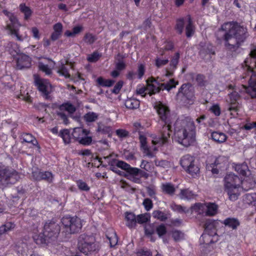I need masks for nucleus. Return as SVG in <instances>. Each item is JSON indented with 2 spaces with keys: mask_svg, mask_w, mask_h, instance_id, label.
Segmentation results:
<instances>
[{
  "mask_svg": "<svg viewBox=\"0 0 256 256\" xmlns=\"http://www.w3.org/2000/svg\"><path fill=\"white\" fill-rule=\"evenodd\" d=\"M126 224L130 228H134L136 224V218L132 212H126L125 214Z\"/></svg>",
  "mask_w": 256,
  "mask_h": 256,
  "instance_id": "c85d7f7f",
  "label": "nucleus"
},
{
  "mask_svg": "<svg viewBox=\"0 0 256 256\" xmlns=\"http://www.w3.org/2000/svg\"><path fill=\"white\" fill-rule=\"evenodd\" d=\"M125 105L130 109L137 108L140 106V102L136 99L129 98L126 101Z\"/></svg>",
  "mask_w": 256,
  "mask_h": 256,
  "instance_id": "f704fd0d",
  "label": "nucleus"
},
{
  "mask_svg": "<svg viewBox=\"0 0 256 256\" xmlns=\"http://www.w3.org/2000/svg\"><path fill=\"white\" fill-rule=\"evenodd\" d=\"M244 202L252 206H256V193H248L243 196Z\"/></svg>",
  "mask_w": 256,
  "mask_h": 256,
  "instance_id": "cd10ccee",
  "label": "nucleus"
},
{
  "mask_svg": "<svg viewBox=\"0 0 256 256\" xmlns=\"http://www.w3.org/2000/svg\"><path fill=\"white\" fill-rule=\"evenodd\" d=\"M100 55L97 52H94L91 54H89L87 57V60L90 62H96L100 58Z\"/></svg>",
  "mask_w": 256,
  "mask_h": 256,
  "instance_id": "5fc2aeb1",
  "label": "nucleus"
},
{
  "mask_svg": "<svg viewBox=\"0 0 256 256\" xmlns=\"http://www.w3.org/2000/svg\"><path fill=\"white\" fill-rule=\"evenodd\" d=\"M116 68L118 70H122L126 68V64L122 60H118L116 64Z\"/></svg>",
  "mask_w": 256,
  "mask_h": 256,
  "instance_id": "e2e57ef3",
  "label": "nucleus"
},
{
  "mask_svg": "<svg viewBox=\"0 0 256 256\" xmlns=\"http://www.w3.org/2000/svg\"><path fill=\"white\" fill-rule=\"evenodd\" d=\"M152 216L160 220L164 221L167 218L166 215L163 212L160 210H154L152 212Z\"/></svg>",
  "mask_w": 256,
  "mask_h": 256,
  "instance_id": "49530a36",
  "label": "nucleus"
},
{
  "mask_svg": "<svg viewBox=\"0 0 256 256\" xmlns=\"http://www.w3.org/2000/svg\"><path fill=\"white\" fill-rule=\"evenodd\" d=\"M2 12L7 16L10 22V23L7 24L6 28L11 35L15 36L16 40L19 41L29 38L26 28L23 29V32L19 31L18 28L20 26V24L12 14L6 10H2Z\"/></svg>",
  "mask_w": 256,
  "mask_h": 256,
  "instance_id": "423d86ee",
  "label": "nucleus"
},
{
  "mask_svg": "<svg viewBox=\"0 0 256 256\" xmlns=\"http://www.w3.org/2000/svg\"><path fill=\"white\" fill-rule=\"evenodd\" d=\"M116 166L124 170L127 171L130 175L132 174V172H131V169L134 168L131 167L130 165L128 164L127 163L122 162V161H118L116 163Z\"/></svg>",
  "mask_w": 256,
  "mask_h": 256,
  "instance_id": "c03bdc74",
  "label": "nucleus"
},
{
  "mask_svg": "<svg viewBox=\"0 0 256 256\" xmlns=\"http://www.w3.org/2000/svg\"><path fill=\"white\" fill-rule=\"evenodd\" d=\"M34 83L38 90L46 96L52 91V86L48 81L40 78L38 76L34 75Z\"/></svg>",
  "mask_w": 256,
  "mask_h": 256,
  "instance_id": "6ab92c4d",
  "label": "nucleus"
},
{
  "mask_svg": "<svg viewBox=\"0 0 256 256\" xmlns=\"http://www.w3.org/2000/svg\"><path fill=\"white\" fill-rule=\"evenodd\" d=\"M82 30L83 27L82 26L78 25L74 26L72 31H66L64 35L68 37H74L76 34H80Z\"/></svg>",
  "mask_w": 256,
  "mask_h": 256,
  "instance_id": "72a5a7b5",
  "label": "nucleus"
},
{
  "mask_svg": "<svg viewBox=\"0 0 256 256\" xmlns=\"http://www.w3.org/2000/svg\"><path fill=\"white\" fill-rule=\"evenodd\" d=\"M96 40V38L94 36L90 34H87L84 36V40L88 44H92Z\"/></svg>",
  "mask_w": 256,
  "mask_h": 256,
  "instance_id": "bf43d9fd",
  "label": "nucleus"
},
{
  "mask_svg": "<svg viewBox=\"0 0 256 256\" xmlns=\"http://www.w3.org/2000/svg\"><path fill=\"white\" fill-rule=\"evenodd\" d=\"M136 93L142 96H144L146 94H148L146 87L143 86H138L136 88Z\"/></svg>",
  "mask_w": 256,
  "mask_h": 256,
  "instance_id": "052dcab7",
  "label": "nucleus"
},
{
  "mask_svg": "<svg viewBox=\"0 0 256 256\" xmlns=\"http://www.w3.org/2000/svg\"><path fill=\"white\" fill-rule=\"evenodd\" d=\"M21 178V175L12 168L0 165V182L2 184H14Z\"/></svg>",
  "mask_w": 256,
  "mask_h": 256,
  "instance_id": "6e6552de",
  "label": "nucleus"
},
{
  "mask_svg": "<svg viewBox=\"0 0 256 256\" xmlns=\"http://www.w3.org/2000/svg\"><path fill=\"white\" fill-rule=\"evenodd\" d=\"M15 224L12 222H6L0 226V240L2 235L13 230Z\"/></svg>",
  "mask_w": 256,
  "mask_h": 256,
  "instance_id": "7c9ffc66",
  "label": "nucleus"
},
{
  "mask_svg": "<svg viewBox=\"0 0 256 256\" xmlns=\"http://www.w3.org/2000/svg\"><path fill=\"white\" fill-rule=\"evenodd\" d=\"M156 231L158 236L162 237L166 234V229L164 225L160 224L156 228Z\"/></svg>",
  "mask_w": 256,
  "mask_h": 256,
  "instance_id": "4d7b16f0",
  "label": "nucleus"
},
{
  "mask_svg": "<svg viewBox=\"0 0 256 256\" xmlns=\"http://www.w3.org/2000/svg\"><path fill=\"white\" fill-rule=\"evenodd\" d=\"M76 110L74 106L69 102L64 103L56 108L55 112L59 118L62 119L66 124L67 116L66 112L72 114Z\"/></svg>",
  "mask_w": 256,
  "mask_h": 256,
  "instance_id": "2eb2a0df",
  "label": "nucleus"
},
{
  "mask_svg": "<svg viewBox=\"0 0 256 256\" xmlns=\"http://www.w3.org/2000/svg\"><path fill=\"white\" fill-rule=\"evenodd\" d=\"M31 65L30 58L24 54H18L16 58V66L18 68L22 69L29 68Z\"/></svg>",
  "mask_w": 256,
  "mask_h": 256,
  "instance_id": "5701e85b",
  "label": "nucleus"
},
{
  "mask_svg": "<svg viewBox=\"0 0 256 256\" xmlns=\"http://www.w3.org/2000/svg\"><path fill=\"white\" fill-rule=\"evenodd\" d=\"M242 68L248 73L252 74L249 80V86L246 88L242 85L244 92H246L252 98H256V70L252 68L248 69L246 66L242 65Z\"/></svg>",
  "mask_w": 256,
  "mask_h": 256,
  "instance_id": "4468645a",
  "label": "nucleus"
},
{
  "mask_svg": "<svg viewBox=\"0 0 256 256\" xmlns=\"http://www.w3.org/2000/svg\"><path fill=\"white\" fill-rule=\"evenodd\" d=\"M145 72L144 66L142 64H138L136 74V78L140 79L144 76Z\"/></svg>",
  "mask_w": 256,
  "mask_h": 256,
  "instance_id": "864d4df0",
  "label": "nucleus"
},
{
  "mask_svg": "<svg viewBox=\"0 0 256 256\" xmlns=\"http://www.w3.org/2000/svg\"><path fill=\"white\" fill-rule=\"evenodd\" d=\"M20 8L21 12L24 14L25 20H28L31 16L32 10L28 6H26L25 4H20Z\"/></svg>",
  "mask_w": 256,
  "mask_h": 256,
  "instance_id": "c9c22d12",
  "label": "nucleus"
},
{
  "mask_svg": "<svg viewBox=\"0 0 256 256\" xmlns=\"http://www.w3.org/2000/svg\"><path fill=\"white\" fill-rule=\"evenodd\" d=\"M192 209L198 214H205L208 216H213L218 212V206L214 203L208 202L204 204H196Z\"/></svg>",
  "mask_w": 256,
  "mask_h": 256,
  "instance_id": "9b49d317",
  "label": "nucleus"
},
{
  "mask_svg": "<svg viewBox=\"0 0 256 256\" xmlns=\"http://www.w3.org/2000/svg\"><path fill=\"white\" fill-rule=\"evenodd\" d=\"M106 236L109 240L111 248H113L117 244L118 238L116 232L113 230H112L111 232L107 234Z\"/></svg>",
  "mask_w": 256,
  "mask_h": 256,
  "instance_id": "473e14b6",
  "label": "nucleus"
},
{
  "mask_svg": "<svg viewBox=\"0 0 256 256\" xmlns=\"http://www.w3.org/2000/svg\"><path fill=\"white\" fill-rule=\"evenodd\" d=\"M132 176H134L132 180L136 183H138L140 182V180L137 177H144L147 178L148 176V174L144 171L142 170H141L134 168L132 169H131Z\"/></svg>",
  "mask_w": 256,
  "mask_h": 256,
  "instance_id": "a878e982",
  "label": "nucleus"
},
{
  "mask_svg": "<svg viewBox=\"0 0 256 256\" xmlns=\"http://www.w3.org/2000/svg\"><path fill=\"white\" fill-rule=\"evenodd\" d=\"M30 32L34 38L37 40H39L40 39V34L38 29L36 27H32L30 28Z\"/></svg>",
  "mask_w": 256,
  "mask_h": 256,
  "instance_id": "6e6d98bb",
  "label": "nucleus"
},
{
  "mask_svg": "<svg viewBox=\"0 0 256 256\" xmlns=\"http://www.w3.org/2000/svg\"><path fill=\"white\" fill-rule=\"evenodd\" d=\"M195 126L190 118L178 119L175 124L174 136L180 144L188 146L195 140Z\"/></svg>",
  "mask_w": 256,
  "mask_h": 256,
  "instance_id": "20e7f679",
  "label": "nucleus"
},
{
  "mask_svg": "<svg viewBox=\"0 0 256 256\" xmlns=\"http://www.w3.org/2000/svg\"><path fill=\"white\" fill-rule=\"evenodd\" d=\"M220 32L222 33L226 46L230 50L238 46L248 36L247 29L234 22L224 23Z\"/></svg>",
  "mask_w": 256,
  "mask_h": 256,
  "instance_id": "f03ea898",
  "label": "nucleus"
},
{
  "mask_svg": "<svg viewBox=\"0 0 256 256\" xmlns=\"http://www.w3.org/2000/svg\"><path fill=\"white\" fill-rule=\"evenodd\" d=\"M150 219V215L148 214L138 215L136 217V223L143 224L148 222Z\"/></svg>",
  "mask_w": 256,
  "mask_h": 256,
  "instance_id": "a18cd8bd",
  "label": "nucleus"
},
{
  "mask_svg": "<svg viewBox=\"0 0 256 256\" xmlns=\"http://www.w3.org/2000/svg\"><path fill=\"white\" fill-rule=\"evenodd\" d=\"M68 64V61L61 60L60 61L58 66L57 72L60 75L64 76L66 78H69L70 77L68 70L66 66Z\"/></svg>",
  "mask_w": 256,
  "mask_h": 256,
  "instance_id": "393cba45",
  "label": "nucleus"
},
{
  "mask_svg": "<svg viewBox=\"0 0 256 256\" xmlns=\"http://www.w3.org/2000/svg\"><path fill=\"white\" fill-rule=\"evenodd\" d=\"M211 137L213 140L218 143H223L227 139L226 136L223 132H214L211 134Z\"/></svg>",
  "mask_w": 256,
  "mask_h": 256,
  "instance_id": "c756f323",
  "label": "nucleus"
},
{
  "mask_svg": "<svg viewBox=\"0 0 256 256\" xmlns=\"http://www.w3.org/2000/svg\"><path fill=\"white\" fill-rule=\"evenodd\" d=\"M234 169L240 174L246 176L244 179L247 180L248 184L252 180L255 182L253 176H251L250 172L248 170V166L246 164H236Z\"/></svg>",
  "mask_w": 256,
  "mask_h": 256,
  "instance_id": "412c9836",
  "label": "nucleus"
},
{
  "mask_svg": "<svg viewBox=\"0 0 256 256\" xmlns=\"http://www.w3.org/2000/svg\"><path fill=\"white\" fill-rule=\"evenodd\" d=\"M184 22L183 19H180L177 20L176 28L180 33L183 30Z\"/></svg>",
  "mask_w": 256,
  "mask_h": 256,
  "instance_id": "69168bd1",
  "label": "nucleus"
},
{
  "mask_svg": "<svg viewBox=\"0 0 256 256\" xmlns=\"http://www.w3.org/2000/svg\"><path fill=\"white\" fill-rule=\"evenodd\" d=\"M228 96L229 100H228L227 102L229 104L230 106L228 110L230 112L232 118H234L238 115V104L237 102V101L240 96L238 92L236 91V90H234Z\"/></svg>",
  "mask_w": 256,
  "mask_h": 256,
  "instance_id": "f3484780",
  "label": "nucleus"
},
{
  "mask_svg": "<svg viewBox=\"0 0 256 256\" xmlns=\"http://www.w3.org/2000/svg\"><path fill=\"white\" fill-rule=\"evenodd\" d=\"M60 136L63 140L64 142L66 144H69L70 142V132L68 130H63L60 131L59 134Z\"/></svg>",
  "mask_w": 256,
  "mask_h": 256,
  "instance_id": "ea45409f",
  "label": "nucleus"
},
{
  "mask_svg": "<svg viewBox=\"0 0 256 256\" xmlns=\"http://www.w3.org/2000/svg\"><path fill=\"white\" fill-rule=\"evenodd\" d=\"M84 119L88 122H92L98 118V114L93 112H90L84 116Z\"/></svg>",
  "mask_w": 256,
  "mask_h": 256,
  "instance_id": "8fccbe9b",
  "label": "nucleus"
},
{
  "mask_svg": "<svg viewBox=\"0 0 256 256\" xmlns=\"http://www.w3.org/2000/svg\"><path fill=\"white\" fill-rule=\"evenodd\" d=\"M62 222L68 232L74 234L78 232L81 230L83 221L76 216H66L62 218Z\"/></svg>",
  "mask_w": 256,
  "mask_h": 256,
  "instance_id": "9d476101",
  "label": "nucleus"
},
{
  "mask_svg": "<svg viewBox=\"0 0 256 256\" xmlns=\"http://www.w3.org/2000/svg\"><path fill=\"white\" fill-rule=\"evenodd\" d=\"M58 254L59 256H78L69 249L63 247L60 248V250L58 252Z\"/></svg>",
  "mask_w": 256,
  "mask_h": 256,
  "instance_id": "79ce46f5",
  "label": "nucleus"
},
{
  "mask_svg": "<svg viewBox=\"0 0 256 256\" xmlns=\"http://www.w3.org/2000/svg\"><path fill=\"white\" fill-rule=\"evenodd\" d=\"M89 134V130L82 128H76L73 130L72 136L80 144L88 146L92 142V138Z\"/></svg>",
  "mask_w": 256,
  "mask_h": 256,
  "instance_id": "ddd939ff",
  "label": "nucleus"
},
{
  "mask_svg": "<svg viewBox=\"0 0 256 256\" xmlns=\"http://www.w3.org/2000/svg\"><path fill=\"white\" fill-rule=\"evenodd\" d=\"M146 83L147 92L150 95L158 92L160 89H165L169 91L178 84V82H176L174 79H170L168 82L162 84L160 85L156 80L153 78L148 80Z\"/></svg>",
  "mask_w": 256,
  "mask_h": 256,
  "instance_id": "1a4fd4ad",
  "label": "nucleus"
},
{
  "mask_svg": "<svg viewBox=\"0 0 256 256\" xmlns=\"http://www.w3.org/2000/svg\"><path fill=\"white\" fill-rule=\"evenodd\" d=\"M168 59H161L160 58H156V64L158 67L162 66L166 64L168 62Z\"/></svg>",
  "mask_w": 256,
  "mask_h": 256,
  "instance_id": "338daca9",
  "label": "nucleus"
},
{
  "mask_svg": "<svg viewBox=\"0 0 256 256\" xmlns=\"http://www.w3.org/2000/svg\"><path fill=\"white\" fill-rule=\"evenodd\" d=\"M38 179L44 180L48 182H52L53 180V176L50 172H45L40 174L39 176L36 177Z\"/></svg>",
  "mask_w": 256,
  "mask_h": 256,
  "instance_id": "a19ab883",
  "label": "nucleus"
},
{
  "mask_svg": "<svg viewBox=\"0 0 256 256\" xmlns=\"http://www.w3.org/2000/svg\"><path fill=\"white\" fill-rule=\"evenodd\" d=\"M138 256H152V254L148 250L140 249L137 252Z\"/></svg>",
  "mask_w": 256,
  "mask_h": 256,
  "instance_id": "774afa93",
  "label": "nucleus"
},
{
  "mask_svg": "<svg viewBox=\"0 0 256 256\" xmlns=\"http://www.w3.org/2000/svg\"><path fill=\"white\" fill-rule=\"evenodd\" d=\"M22 138L25 142L32 143L34 146H36L38 144L36 140L30 134H23Z\"/></svg>",
  "mask_w": 256,
  "mask_h": 256,
  "instance_id": "58836bf2",
  "label": "nucleus"
},
{
  "mask_svg": "<svg viewBox=\"0 0 256 256\" xmlns=\"http://www.w3.org/2000/svg\"><path fill=\"white\" fill-rule=\"evenodd\" d=\"M172 236L175 241H179L184 238V234L177 230H173L172 232Z\"/></svg>",
  "mask_w": 256,
  "mask_h": 256,
  "instance_id": "de8ad7c7",
  "label": "nucleus"
},
{
  "mask_svg": "<svg viewBox=\"0 0 256 256\" xmlns=\"http://www.w3.org/2000/svg\"><path fill=\"white\" fill-rule=\"evenodd\" d=\"M218 240V236L216 234L214 230V232L212 234H210L208 227L206 226L204 233L200 237V241L201 244H208L217 241Z\"/></svg>",
  "mask_w": 256,
  "mask_h": 256,
  "instance_id": "aec40b11",
  "label": "nucleus"
},
{
  "mask_svg": "<svg viewBox=\"0 0 256 256\" xmlns=\"http://www.w3.org/2000/svg\"><path fill=\"white\" fill-rule=\"evenodd\" d=\"M187 20L188 22V24L186 27V34L188 37H190L192 36V35L194 34V29L192 24L190 18H187Z\"/></svg>",
  "mask_w": 256,
  "mask_h": 256,
  "instance_id": "09e8293b",
  "label": "nucleus"
},
{
  "mask_svg": "<svg viewBox=\"0 0 256 256\" xmlns=\"http://www.w3.org/2000/svg\"><path fill=\"white\" fill-rule=\"evenodd\" d=\"M180 196L182 199L190 200L194 198V194L188 189L182 190Z\"/></svg>",
  "mask_w": 256,
  "mask_h": 256,
  "instance_id": "4c0bfd02",
  "label": "nucleus"
},
{
  "mask_svg": "<svg viewBox=\"0 0 256 256\" xmlns=\"http://www.w3.org/2000/svg\"><path fill=\"white\" fill-rule=\"evenodd\" d=\"M140 166L142 168L144 169L147 172H150L152 170L150 164L148 162L144 160H142Z\"/></svg>",
  "mask_w": 256,
  "mask_h": 256,
  "instance_id": "0e129e2a",
  "label": "nucleus"
},
{
  "mask_svg": "<svg viewBox=\"0 0 256 256\" xmlns=\"http://www.w3.org/2000/svg\"><path fill=\"white\" fill-rule=\"evenodd\" d=\"M224 224L233 229L236 228L240 224L238 220L234 218H228L224 221Z\"/></svg>",
  "mask_w": 256,
  "mask_h": 256,
  "instance_id": "e433bc0d",
  "label": "nucleus"
},
{
  "mask_svg": "<svg viewBox=\"0 0 256 256\" xmlns=\"http://www.w3.org/2000/svg\"><path fill=\"white\" fill-rule=\"evenodd\" d=\"M78 248L82 252L88 255L98 252L100 245L94 236H82L80 238Z\"/></svg>",
  "mask_w": 256,
  "mask_h": 256,
  "instance_id": "0eeeda50",
  "label": "nucleus"
},
{
  "mask_svg": "<svg viewBox=\"0 0 256 256\" xmlns=\"http://www.w3.org/2000/svg\"><path fill=\"white\" fill-rule=\"evenodd\" d=\"M156 108L163 125L161 137L150 134H140L139 139L141 148L144 154L147 156L152 157L158 148L167 144L170 138L171 118L168 108L161 102H156Z\"/></svg>",
  "mask_w": 256,
  "mask_h": 256,
  "instance_id": "f257e3e1",
  "label": "nucleus"
},
{
  "mask_svg": "<svg viewBox=\"0 0 256 256\" xmlns=\"http://www.w3.org/2000/svg\"><path fill=\"white\" fill-rule=\"evenodd\" d=\"M142 204L146 210L148 211L152 208L153 204L152 201L149 198L144 200Z\"/></svg>",
  "mask_w": 256,
  "mask_h": 256,
  "instance_id": "13d9d810",
  "label": "nucleus"
},
{
  "mask_svg": "<svg viewBox=\"0 0 256 256\" xmlns=\"http://www.w3.org/2000/svg\"><path fill=\"white\" fill-rule=\"evenodd\" d=\"M62 25L60 22H58L54 26V32L50 36L52 40H56L60 36L62 33Z\"/></svg>",
  "mask_w": 256,
  "mask_h": 256,
  "instance_id": "bb28decb",
  "label": "nucleus"
},
{
  "mask_svg": "<svg viewBox=\"0 0 256 256\" xmlns=\"http://www.w3.org/2000/svg\"><path fill=\"white\" fill-rule=\"evenodd\" d=\"M255 184L252 180L248 184L247 180H241L234 174L230 173L224 178V190L228 194L230 200L235 201L238 200L242 190H247L250 189L254 186Z\"/></svg>",
  "mask_w": 256,
  "mask_h": 256,
  "instance_id": "7ed1b4c3",
  "label": "nucleus"
},
{
  "mask_svg": "<svg viewBox=\"0 0 256 256\" xmlns=\"http://www.w3.org/2000/svg\"><path fill=\"white\" fill-rule=\"evenodd\" d=\"M98 84L103 86H110L114 83V81L110 80H105L102 77L98 78L96 80Z\"/></svg>",
  "mask_w": 256,
  "mask_h": 256,
  "instance_id": "37998d69",
  "label": "nucleus"
},
{
  "mask_svg": "<svg viewBox=\"0 0 256 256\" xmlns=\"http://www.w3.org/2000/svg\"><path fill=\"white\" fill-rule=\"evenodd\" d=\"M180 55L178 53H176L170 62V67L172 68H175L178 64Z\"/></svg>",
  "mask_w": 256,
  "mask_h": 256,
  "instance_id": "680f3d73",
  "label": "nucleus"
},
{
  "mask_svg": "<svg viewBox=\"0 0 256 256\" xmlns=\"http://www.w3.org/2000/svg\"><path fill=\"white\" fill-rule=\"evenodd\" d=\"M76 184L78 188L81 190L88 191L90 190V187L88 185L82 180H78Z\"/></svg>",
  "mask_w": 256,
  "mask_h": 256,
  "instance_id": "603ef678",
  "label": "nucleus"
},
{
  "mask_svg": "<svg viewBox=\"0 0 256 256\" xmlns=\"http://www.w3.org/2000/svg\"><path fill=\"white\" fill-rule=\"evenodd\" d=\"M244 65L248 69L252 68L256 70V48L251 52L250 56L246 59Z\"/></svg>",
  "mask_w": 256,
  "mask_h": 256,
  "instance_id": "b1692460",
  "label": "nucleus"
},
{
  "mask_svg": "<svg viewBox=\"0 0 256 256\" xmlns=\"http://www.w3.org/2000/svg\"><path fill=\"white\" fill-rule=\"evenodd\" d=\"M44 62H39V69L47 75L50 74L52 69L54 68L56 63L54 61L50 59L44 58Z\"/></svg>",
  "mask_w": 256,
  "mask_h": 256,
  "instance_id": "4be33fe9",
  "label": "nucleus"
},
{
  "mask_svg": "<svg viewBox=\"0 0 256 256\" xmlns=\"http://www.w3.org/2000/svg\"><path fill=\"white\" fill-rule=\"evenodd\" d=\"M182 95L184 96L186 98V105H190L193 104L194 100V90L188 84H183L180 88L178 96H180Z\"/></svg>",
  "mask_w": 256,
  "mask_h": 256,
  "instance_id": "a211bd4d",
  "label": "nucleus"
},
{
  "mask_svg": "<svg viewBox=\"0 0 256 256\" xmlns=\"http://www.w3.org/2000/svg\"><path fill=\"white\" fill-rule=\"evenodd\" d=\"M180 164L192 176L199 173L200 168L194 164V158L190 155L187 154L184 156L181 159Z\"/></svg>",
  "mask_w": 256,
  "mask_h": 256,
  "instance_id": "f8f14e48",
  "label": "nucleus"
},
{
  "mask_svg": "<svg viewBox=\"0 0 256 256\" xmlns=\"http://www.w3.org/2000/svg\"><path fill=\"white\" fill-rule=\"evenodd\" d=\"M209 110L216 116H219L221 114V110L220 106L218 104H214L212 105L210 108Z\"/></svg>",
  "mask_w": 256,
  "mask_h": 256,
  "instance_id": "3c124183",
  "label": "nucleus"
},
{
  "mask_svg": "<svg viewBox=\"0 0 256 256\" xmlns=\"http://www.w3.org/2000/svg\"><path fill=\"white\" fill-rule=\"evenodd\" d=\"M60 231L58 224L53 221L46 222L44 229H36L33 232L32 238L38 245L48 244L54 242Z\"/></svg>",
  "mask_w": 256,
  "mask_h": 256,
  "instance_id": "39448f33",
  "label": "nucleus"
},
{
  "mask_svg": "<svg viewBox=\"0 0 256 256\" xmlns=\"http://www.w3.org/2000/svg\"><path fill=\"white\" fill-rule=\"evenodd\" d=\"M161 188L164 192L170 195L173 194L176 190L174 186L169 182L162 184Z\"/></svg>",
  "mask_w": 256,
  "mask_h": 256,
  "instance_id": "2f4dec72",
  "label": "nucleus"
},
{
  "mask_svg": "<svg viewBox=\"0 0 256 256\" xmlns=\"http://www.w3.org/2000/svg\"><path fill=\"white\" fill-rule=\"evenodd\" d=\"M228 158L224 156H218L214 163L208 165V168L210 169L214 174H218L220 170L226 168L228 166Z\"/></svg>",
  "mask_w": 256,
  "mask_h": 256,
  "instance_id": "dca6fc26",
  "label": "nucleus"
}]
</instances>
